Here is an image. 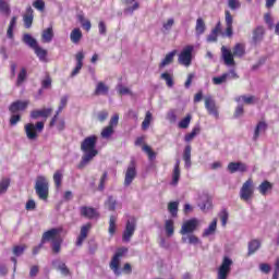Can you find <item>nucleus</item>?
<instances>
[{
  "label": "nucleus",
  "instance_id": "1",
  "mask_svg": "<svg viewBox=\"0 0 279 279\" xmlns=\"http://www.w3.org/2000/svg\"><path fill=\"white\" fill-rule=\"evenodd\" d=\"M81 150L83 151V157L81 161V167H84L97 156V135H89L81 144Z\"/></svg>",
  "mask_w": 279,
  "mask_h": 279
},
{
  "label": "nucleus",
  "instance_id": "2",
  "mask_svg": "<svg viewBox=\"0 0 279 279\" xmlns=\"http://www.w3.org/2000/svg\"><path fill=\"white\" fill-rule=\"evenodd\" d=\"M61 232L62 229L53 228L43 234V243H47V241H52V251L54 252V254H59L62 245V238H60Z\"/></svg>",
  "mask_w": 279,
  "mask_h": 279
},
{
  "label": "nucleus",
  "instance_id": "3",
  "mask_svg": "<svg viewBox=\"0 0 279 279\" xmlns=\"http://www.w3.org/2000/svg\"><path fill=\"white\" fill-rule=\"evenodd\" d=\"M27 106H29V101L27 100H17L10 106L9 110L12 113L10 119V125H16V123L21 121V114H19L17 112H23V110H25Z\"/></svg>",
  "mask_w": 279,
  "mask_h": 279
},
{
  "label": "nucleus",
  "instance_id": "4",
  "mask_svg": "<svg viewBox=\"0 0 279 279\" xmlns=\"http://www.w3.org/2000/svg\"><path fill=\"white\" fill-rule=\"evenodd\" d=\"M35 191L39 199H47L49 197V182L45 177H38L35 184Z\"/></svg>",
  "mask_w": 279,
  "mask_h": 279
},
{
  "label": "nucleus",
  "instance_id": "5",
  "mask_svg": "<svg viewBox=\"0 0 279 279\" xmlns=\"http://www.w3.org/2000/svg\"><path fill=\"white\" fill-rule=\"evenodd\" d=\"M193 51H195V47L192 45L185 46L180 54H179V64L182 66H189L193 62Z\"/></svg>",
  "mask_w": 279,
  "mask_h": 279
},
{
  "label": "nucleus",
  "instance_id": "6",
  "mask_svg": "<svg viewBox=\"0 0 279 279\" xmlns=\"http://www.w3.org/2000/svg\"><path fill=\"white\" fill-rule=\"evenodd\" d=\"M24 129L28 141H36L38 138L36 131L43 132L45 130V122H37L36 126L33 123H28Z\"/></svg>",
  "mask_w": 279,
  "mask_h": 279
},
{
  "label": "nucleus",
  "instance_id": "7",
  "mask_svg": "<svg viewBox=\"0 0 279 279\" xmlns=\"http://www.w3.org/2000/svg\"><path fill=\"white\" fill-rule=\"evenodd\" d=\"M134 232H136V218L130 217L126 220L125 229L122 235V241H124V243H130L132 236H134Z\"/></svg>",
  "mask_w": 279,
  "mask_h": 279
},
{
  "label": "nucleus",
  "instance_id": "8",
  "mask_svg": "<svg viewBox=\"0 0 279 279\" xmlns=\"http://www.w3.org/2000/svg\"><path fill=\"white\" fill-rule=\"evenodd\" d=\"M197 228H199V219L191 218V219L186 220L185 222H183L181 230H180V234H182V236H184L186 234H193V232H195V230H197Z\"/></svg>",
  "mask_w": 279,
  "mask_h": 279
},
{
  "label": "nucleus",
  "instance_id": "9",
  "mask_svg": "<svg viewBox=\"0 0 279 279\" xmlns=\"http://www.w3.org/2000/svg\"><path fill=\"white\" fill-rule=\"evenodd\" d=\"M252 195H254V182L252 179H248L240 190V197L244 202H250L252 199Z\"/></svg>",
  "mask_w": 279,
  "mask_h": 279
},
{
  "label": "nucleus",
  "instance_id": "10",
  "mask_svg": "<svg viewBox=\"0 0 279 279\" xmlns=\"http://www.w3.org/2000/svg\"><path fill=\"white\" fill-rule=\"evenodd\" d=\"M230 267H232V259L225 257L221 266L218 268L217 279H228Z\"/></svg>",
  "mask_w": 279,
  "mask_h": 279
},
{
  "label": "nucleus",
  "instance_id": "11",
  "mask_svg": "<svg viewBox=\"0 0 279 279\" xmlns=\"http://www.w3.org/2000/svg\"><path fill=\"white\" fill-rule=\"evenodd\" d=\"M205 108L209 114L215 117V119H219V111H217V105L215 104L213 96L205 97Z\"/></svg>",
  "mask_w": 279,
  "mask_h": 279
},
{
  "label": "nucleus",
  "instance_id": "12",
  "mask_svg": "<svg viewBox=\"0 0 279 279\" xmlns=\"http://www.w3.org/2000/svg\"><path fill=\"white\" fill-rule=\"evenodd\" d=\"M134 178H136V166L134 161H131L130 166L126 169L124 185L130 186V184L134 182Z\"/></svg>",
  "mask_w": 279,
  "mask_h": 279
},
{
  "label": "nucleus",
  "instance_id": "13",
  "mask_svg": "<svg viewBox=\"0 0 279 279\" xmlns=\"http://www.w3.org/2000/svg\"><path fill=\"white\" fill-rule=\"evenodd\" d=\"M65 126H66V123L64 122L63 118H60V114L56 112V114L52 117L49 123V128H56L58 132H62V130H64Z\"/></svg>",
  "mask_w": 279,
  "mask_h": 279
},
{
  "label": "nucleus",
  "instance_id": "14",
  "mask_svg": "<svg viewBox=\"0 0 279 279\" xmlns=\"http://www.w3.org/2000/svg\"><path fill=\"white\" fill-rule=\"evenodd\" d=\"M223 62L227 66H234V54L226 46L221 47Z\"/></svg>",
  "mask_w": 279,
  "mask_h": 279
},
{
  "label": "nucleus",
  "instance_id": "15",
  "mask_svg": "<svg viewBox=\"0 0 279 279\" xmlns=\"http://www.w3.org/2000/svg\"><path fill=\"white\" fill-rule=\"evenodd\" d=\"M80 213L86 219H97L99 217V213L93 207L83 206L80 208Z\"/></svg>",
  "mask_w": 279,
  "mask_h": 279
},
{
  "label": "nucleus",
  "instance_id": "16",
  "mask_svg": "<svg viewBox=\"0 0 279 279\" xmlns=\"http://www.w3.org/2000/svg\"><path fill=\"white\" fill-rule=\"evenodd\" d=\"M53 112L52 108L37 109L31 112V119H47Z\"/></svg>",
  "mask_w": 279,
  "mask_h": 279
},
{
  "label": "nucleus",
  "instance_id": "17",
  "mask_svg": "<svg viewBox=\"0 0 279 279\" xmlns=\"http://www.w3.org/2000/svg\"><path fill=\"white\" fill-rule=\"evenodd\" d=\"M75 60H76V66L71 73L72 77H75V75H77L80 71H82V66H84V51H78L75 56Z\"/></svg>",
  "mask_w": 279,
  "mask_h": 279
},
{
  "label": "nucleus",
  "instance_id": "18",
  "mask_svg": "<svg viewBox=\"0 0 279 279\" xmlns=\"http://www.w3.org/2000/svg\"><path fill=\"white\" fill-rule=\"evenodd\" d=\"M228 171L230 173H236V171H239L240 173H245V171H247V166L241 161L230 162L228 165Z\"/></svg>",
  "mask_w": 279,
  "mask_h": 279
},
{
  "label": "nucleus",
  "instance_id": "19",
  "mask_svg": "<svg viewBox=\"0 0 279 279\" xmlns=\"http://www.w3.org/2000/svg\"><path fill=\"white\" fill-rule=\"evenodd\" d=\"M23 22L26 29L32 27V23H34V9H32V7L26 8V12L23 15Z\"/></svg>",
  "mask_w": 279,
  "mask_h": 279
},
{
  "label": "nucleus",
  "instance_id": "20",
  "mask_svg": "<svg viewBox=\"0 0 279 279\" xmlns=\"http://www.w3.org/2000/svg\"><path fill=\"white\" fill-rule=\"evenodd\" d=\"M181 241L182 243H189L190 245H201L202 243V240H199V238H197L193 233H187L185 235H182Z\"/></svg>",
  "mask_w": 279,
  "mask_h": 279
},
{
  "label": "nucleus",
  "instance_id": "21",
  "mask_svg": "<svg viewBox=\"0 0 279 279\" xmlns=\"http://www.w3.org/2000/svg\"><path fill=\"white\" fill-rule=\"evenodd\" d=\"M225 21H226V25H227V28H226V36H228V38H232V23H233V17H232V14H230V11H226V17H225Z\"/></svg>",
  "mask_w": 279,
  "mask_h": 279
},
{
  "label": "nucleus",
  "instance_id": "22",
  "mask_svg": "<svg viewBox=\"0 0 279 279\" xmlns=\"http://www.w3.org/2000/svg\"><path fill=\"white\" fill-rule=\"evenodd\" d=\"M53 267H56L59 271H61L62 276H71V270L66 267V264L61 262L60 259H56L52 262Z\"/></svg>",
  "mask_w": 279,
  "mask_h": 279
},
{
  "label": "nucleus",
  "instance_id": "23",
  "mask_svg": "<svg viewBox=\"0 0 279 279\" xmlns=\"http://www.w3.org/2000/svg\"><path fill=\"white\" fill-rule=\"evenodd\" d=\"M90 231V223H87L81 228V234L77 238L76 245H82L88 236V232Z\"/></svg>",
  "mask_w": 279,
  "mask_h": 279
},
{
  "label": "nucleus",
  "instance_id": "24",
  "mask_svg": "<svg viewBox=\"0 0 279 279\" xmlns=\"http://www.w3.org/2000/svg\"><path fill=\"white\" fill-rule=\"evenodd\" d=\"M196 37L199 38V36L204 35L206 32V23L204 22V19L198 17L196 20V26H195Z\"/></svg>",
  "mask_w": 279,
  "mask_h": 279
},
{
  "label": "nucleus",
  "instance_id": "25",
  "mask_svg": "<svg viewBox=\"0 0 279 279\" xmlns=\"http://www.w3.org/2000/svg\"><path fill=\"white\" fill-rule=\"evenodd\" d=\"M263 36H265V28H263V26H258L253 33V43L258 45V43L263 40Z\"/></svg>",
  "mask_w": 279,
  "mask_h": 279
},
{
  "label": "nucleus",
  "instance_id": "26",
  "mask_svg": "<svg viewBox=\"0 0 279 279\" xmlns=\"http://www.w3.org/2000/svg\"><path fill=\"white\" fill-rule=\"evenodd\" d=\"M215 232H217V218H215L210 225L208 226V228H206L203 232V236H213V234H215Z\"/></svg>",
  "mask_w": 279,
  "mask_h": 279
},
{
  "label": "nucleus",
  "instance_id": "27",
  "mask_svg": "<svg viewBox=\"0 0 279 279\" xmlns=\"http://www.w3.org/2000/svg\"><path fill=\"white\" fill-rule=\"evenodd\" d=\"M119 265H121V259L113 256L110 263V269L116 276H121V268H119Z\"/></svg>",
  "mask_w": 279,
  "mask_h": 279
},
{
  "label": "nucleus",
  "instance_id": "28",
  "mask_svg": "<svg viewBox=\"0 0 279 279\" xmlns=\"http://www.w3.org/2000/svg\"><path fill=\"white\" fill-rule=\"evenodd\" d=\"M175 53H178L177 50H172L168 54H166L165 59L159 64L160 69H165V66H169L171 62H173V58H175Z\"/></svg>",
  "mask_w": 279,
  "mask_h": 279
},
{
  "label": "nucleus",
  "instance_id": "29",
  "mask_svg": "<svg viewBox=\"0 0 279 279\" xmlns=\"http://www.w3.org/2000/svg\"><path fill=\"white\" fill-rule=\"evenodd\" d=\"M126 5H133L129 7L124 10L125 14H134L135 10H138L140 4L136 0H123Z\"/></svg>",
  "mask_w": 279,
  "mask_h": 279
},
{
  "label": "nucleus",
  "instance_id": "30",
  "mask_svg": "<svg viewBox=\"0 0 279 279\" xmlns=\"http://www.w3.org/2000/svg\"><path fill=\"white\" fill-rule=\"evenodd\" d=\"M230 78V73H223L220 76L213 77L211 82L215 86H221V84H226Z\"/></svg>",
  "mask_w": 279,
  "mask_h": 279
},
{
  "label": "nucleus",
  "instance_id": "31",
  "mask_svg": "<svg viewBox=\"0 0 279 279\" xmlns=\"http://www.w3.org/2000/svg\"><path fill=\"white\" fill-rule=\"evenodd\" d=\"M70 40L74 45H77L82 40V31L80 28H74L70 34Z\"/></svg>",
  "mask_w": 279,
  "mask_h": 279
},
{
  "label": "nucleus",
  "instance_id": "32",
  "mask_svg": "<svg viewBox=\"0 0 279 279\" xmlns=\"http://www.w3.org/2000/svg\"><path fill=\"white\" fill-rule=\"evenodd\" d=\"M165 231L167 236H172L175 232L174 222L172 219L166 220Z\"/></svg>",
  "mask_w": 279,
  "mask_h": 279
},
{
  "label": "nucleus",
  "instance_id": "33",
  "mask_svg": "<svg viewBox=\"0 0 279 279\" xmlns=\"http://www.w3.org/2000/svg\"><path fill=\"white\" fill-rule=\"evenodd\" d=\"M233 56L235 58H243L245 56V45L236 44L233 48Z\"/></svg>",
  "mask_w": 279,
  "mask_h": 279
},
{
  "label": "nucleus",
  "instance_id": "34",
  "mask_svg": "<svg viewBox=\"0 0 279 279\" xmlns=\"http://www.w3.org/2000/svg\"><path fill=\"white\" fill-rule=\"evenodd\" d=\"M23 41L25 43V45L31 47V49H35L38 46V41H36V39L29 34H25L23 36Z\"/></svg>",
  "mask_w": 279,
  "mask_h": 279
},
{
  "label": "nucleus",
  "instance_id": "35",
  "mask_svg": "<svg viewBox=\"0 0 279 279\" xmlns=\"http://www.w3.org/2000/svg\"><path fill=\"white\" fill-rule=\"evenodd\" d=\"M10 178H2L0 180V195H5V193H8V189H10Z\"/></svg>",
  "mask_w": 279,
  "mask_h": 279
},
{
  "label": "nucleus",
  "instance_id": "36",
  "mask_svg": "<svg viewBox=\"0 0 279 279\" xmlns=\"http://www.w3.org/2000/svg\"><path fill=\"white\" fill-rule=\"evenodd\" d=\"M108 86L104 82L96 85L95 95H108Z\"/></svg>",
  "mask_w": 279,
  "mask_h": 279
},
{
  "label": "nucleus",
  "instance_id": "37",
  "mask_svg": "<svg viewBox=\"0 0 279 279\" xmlns=\"http://www.w3.org/2000/svg\"><path fill=\"white\" fill-rule=\"evenodd\" d=\"M265 130H267V124L265 122H259L255 129L253 140L256 141Z\"/></svg>",
  "mask_w": 279,
  "mask_h": 279
},
{
  "label": "nucleus",
  "instance_id": "38",
  "mask_svg": "<svg viewBox=\"0 0 279 279\" xmlns=\"http://www.w3.org/2000/svg\"><path fill=\"white\" fill-rule=\"evenodd\" d=\"M191 119H193V117L187 114L185 118L179 121L178 128H180V130H186L191 125Z\"/></svg>",
  "mask_w": 279,
  "mask_h": 279
},
{
  "label": "nucleus",
  "instance_id": "39",
  "mask_svg": "<svg viewBox=\"0 0 279 279\" xmlns=\"http://www.w3.org/2000/svg\"><path fill=\"white\" fill-rule=\"evenodd\" d=\"M255 100H256V98H254V96H240V97L235 98V101L238 104L252 105V104H254Z\"/></svg>",
  "mask_w": 279,
  "mask_h": 279
},
{
  "label": "nucleus",
  "instance_id": "40",
  "mask_svg": "<svg viewBox=\"0 0 279 279\" xmlns=\"http://www.w3.org/2000/svg\"><path fill=\"white\" fill-rule=\"evenodd\" d=\"M44 43H51L53 40V28L49 27L43 32Z\"/></svg>",
  "mask_w": 279,
  "mask_h": 279
},
{
  "label": "nucleus",
  "instance_id": "41",
  "mask_svg": "<svg viewBox=\"0 0 279 279\" xmlns=\"http://www.w3.org/2000/svg\"><path fill=\"white\" fill-rule=\"evenodd\" d=\"M197 134H199V126H194V128L192 129V132H191V133H187V134L184 136L185 143H191V141H193V138H195V136H197Z\"/></svg>",
  "mask_w": 279,
  "mask_h": 279
},
{
  "label": "nucleus",
  "instance_id": "42",
  "mask_svg": "<svg viewBox=\"0 0 279 279\" xmlns=\"http://www.w3.org/2000/svg\"><path fill=\"white\" fill-rule=\"evenodd\" d=\"M161 80L166 81L168 88H173V74L165 72L161 74Z\"/></svg>",
  "mask_w": 279,
  "mask_h": 279
},
{
  "label": "nucleus",
  "instance_id": "43",
  "mask_svg": "<svg viewBox=\"0 0 279 279\" xmlns=\"http://www.w3.org/2000/svg\"><path fill=\"white\" fill-rule=\"evenodd\" d=\"M34 51L41 62H45V60H47V50L37 46L36 48H34Z\"/></svg>",
  "mask_w": 279,
  "mask_h": 279
},
{
  "label": "nucleus",
  "instance_id": "44",
  "mask_svg": "<svg viewBox=\"0 0 279 279\" xmlns=\"http://www.w3.org/2000/svg\"><path fill=\"white\" fill-rule=\"evenodd\" d=\"M62 178H63L62 170H57L53 174V181L57 189H60V186H62Z\"/></svg>",
  "mask_w": 279,
  "mask_h": 279
},
{
  "label": "nucleus",
  "instance_id": "45",
  "mask_svg": "<svg viewBox=\"0 0 279 279\" xmlns=\"http://www.w3.org/2000/svg\"><path fill=\"white\" fill-rule=\"evenodd\" d=\"M112 134H114V128L106 126L105 129H102L100 136H101V138H106L108 141V138H110V136H112Z\"/></svg>",
  "mask_w": 279,
  "mask_h": 279
},
{
  "label": "nucleus",
  "instance_id": "46",
  "mask_svg": "<svg viewBox=\"0 0 279 279\" xmlns=\"http://www.w3.org/2000/svg\"><path fill=\"white\" fill-rule=\"evenodd\" d=\"M117 232V216H111L109 220V234L112 236Z\"/></svg>",
  "mask_w": 279,
  "mask_h": 279
},
{
  "label": "nucleus",
  "instance_id": "47",
  "mask_svg": "<svg viewBox=\"0 0 279 279\" xmlns=\"http://www.w3.org/2000/svg\"><path fill=\"white\" fill-rule=\"evenodd\" d=\"M258 191L262 195H267L268 191H271V183H269L268 181H264L259 186H258Z\"/></svg>",
  "mask_w": 279,
  "mask_h": 279
},
{
  "label": "nucleus",
  "instance_id": "48",
  "mask_svg": "<svg viewBox=\"0 0 279 279\" xmlns=\"http://www.w3.org/2000/svg\"><path fill=\"white\" fill-rule=\"evenodd\" d=\"M260 247V241L253 240L248 243V254H254Z\"/></svg>",
  "mask_w": 279,
  "mask_h": 279
},
{
  "label": "nucleus",
  "instance_id": "49",
  "mask_svg": "<svg viewBox=\"0 0 279 279\" xmlns=\"http://www.w3.org/2000/svg\"><path fill=\"white\" fill-rule=\"evenodd\" d=\"M0 12L2 14H5L7 16H10V4L5 0H0Z\"/></svg>",
  "mask_w": 279,
  "mask_h": 279
},
{
  "label": "nucleus",
  "instance_id": "50",
  "mask_svg": "<svg viewBox=\"0 0 279 279\" xmlns=\"http://www.w3.org/2000/svg\"><path fill=\"white\" fill-rule=\"evenodd\" d=\"M151 119H153L151 112L147 111L146 116H145V119H144V121L142 123V129L143 130H148L149 129V125L151 123Z\"/></svg>",
  "mask_w": 279,
  "mask_h": 279
},
{
  "label": "nucleus",
  "instance_id": "51",
  "mask_svg": "<svg viewBox=\"0 0 279 279\" xmlns=\"http://www.w3.org/2000/svg\"><path fill=\"white\" fill-rule=\"evenodd\" d=\"M168 210L172 217H178V202L169 203Z\"/></svg>",
  "mask_w": 279,
  "mask_h": 279
},
{
  "label": "nucleus",
  "instance_id": "52",
  "mask_svg": "<svg viewBox=\"0 0 279 279\" xmlns=\"http://www.w3.org/2000/svg\"><path fill=\"white\" fill-rule=\"evenodd\" d=\"M66 104H69V96L61 97L60 105L57 109V114H60V112L66 108Z\"/></svg>",
  "mask_w": 279,
  "mask_h": 279
},
{
  "label": "nucleus",
  "instance_id": "53",
  "mask_svg": "<svg viewBox=\"0 0 279 279\" xmlns=\"http://www.w3.org/2000/svg\"><path fill=\"white\" fill-rule=\"evenodd\" d=\"M107 208H109V210H116L117 209V199H114V197L109 196L107 202L105 203Z\"/></svg>",
  "mask_w": 279,
  "mask_h": 279
},
{
  "label": "nucleus",
  "instance_id": "54",
  "mask_svg": "<svg viewBox=\"0 0 279 279\" xmlns=\"http://www.w3.org/2000/svg\"><path fill=\"white\" fill-rule=\"evenodd\" d=\"M174 23L175 20H173V17L168 19L167 22H165L162 25L163 32H171V28L173 27Z\"/></svg>",
  "mask_w": 279,
  "mask_h": 279
},
{
  "label": "nucleus",
  "instance_id": "55",
  "mask_svg": "<svg viewBox=\"0 0 279 279\" xmlns=\"http://www.w3.org/2000/svg\"><path fill=\"white\" fill-rule=\"evenodd\" d=\"M33 8L38 10V12H45V0H35L33 2Z\"/></svg>",
  "mask_w": 279,
  "mask_h": 279
},
{
  "label": "nucleus",
  "instance_id": "56",
  "mask_svg": "<svg viewBox=\"0 0 279 279\" xmlns=\"http://www.w3.org/2000/svg\"><path fill=\"white\" fill-rule=\"evenodd\" d=\"M26 77H27V70L23 68L17 75V86H21V84L25 82Z\"/></svg>",
  "mask_w": 279,
  "mask_h": 279
},
{
  "label": "nucleus",
  "instance_id": "57",
  "mask_svg": "<svg viewBox=\"0 0 279 279\" xmlns=\"http://www.w3.org/2000/svg\"><path fill=\"white\" fill-rule=\"evenodd\" d=\"M116 89L119 92L120 95H132V92H130V88L123 86V84L121 83L117 85Z\"/></svg>",
  "mask_w": 279,
  "mask_h": 279
},
{
  "label": "nucleus",
  "instance_id": "58",
  "mask_svg": "<svg viewBox=\"0 0 279 279\" xmlns=\"http://www.w3.org/2000/svg\"><path fill=\"white\" fill-rule=\"evenodd\" d=\"M143 151H145V154H147L149 160H156V153H154V150H151V147L145 145V146H143Z\"/></svg>",
  "mask_w": 279,
  "mask_h": 279
},
{
  "label": "nucleus",
  "instance_id": "59",
  "mask_svg": "<svg viewBox=\"0 0 279 279\" xmlns=\"http://www.w3.org/2000/svg\"><path fill=\"white\" fill-rule=\"evenodd\" d=\"M219 217H220V219H221L222 226L226 227L227 223H228V218L230 217V215L228 214V210L222 209V210L220 211V214H219Z\"/></svg>",
  "mask_w": 279,
  "mask_h": 279
},
{
  "label": "nucleus",
  "instance_id": "60",
  "mask_svg": "<svg viewBox=\"0 0 279 279\" xmlns=\"http://www.w3.org/2000/svg\"><path fill=\"white\" fill-rule=\"evenodd\" d=\"M178 182H180V170H173L171 186H178Z\"/></svg>",
  "mask_w": 279,
  "mask_h": 279
},
{
  "label": "nucleus",
  "instance_id": "61",
  "mask_svg": "<svg viewBox=\"0 0 279 279\" xmlns=\"http://www.w3.org/2000/svg\"><path fill=\"white\" fill-rule=\"evenodd\" d=\"M228 5L230 10H239V8H241V2L239 0H228Z\"/></svg>",
  "mask_w": 279,
  "mask_h": 279
},
{
  "label": "nucleus",
  "instance_id": "62",
  "mask_svg": "<svg viewBox=\"0 0 279 279\" xmlns=\"http://www.w3.org/2000/svg\"><path fill=\"white\" fill-rule=\"evenodd\" d=\"M23 252H25V245H17L13 247L14 256H22Z\"/></svg>",
  "mask_w": 279,
  "mask_h": 279
},
{
  "label": "nucleus",
  "instance_id": "63",
  "mask_svg": "<svg viewBox=\"0 0 279 279\" xmlns=\"http://www.w3.org/2000/svg\"><path fill=\"white\" fill-rule=\"evenodd\" d=\"M125 254H128V248L122 247V248H118L116 254L113 255L116 258L121 259L122 256H125Z\"/></svg>",
  "mask_w": 279,
  "mask_h": 279
},
{
  "label": "nucleus",
  "instance_id": "64",
  "mask_svg": "<svg viewBox=\"0 0 279 279\" xmlns=\"http://www.w3.org/2000/svg\"><path fill=\"white\" fill-rule=\"evenodd\" d=\"M41 88H51V77L46 76V77L41 81Z\"/></svg>",
  "mask_w": 279,
  "mask_h": 279
}]
</instances>
